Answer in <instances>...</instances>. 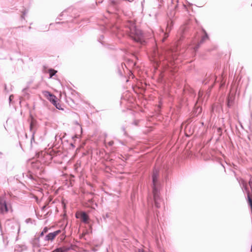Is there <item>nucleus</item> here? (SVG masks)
Wrapping results in <instances>:
<instances>
[{"label":"nucleus","mask_w":252,"mask_h":252,"mask_svg":"<svg viewBox=\"0 0 252 252\" xmlns=\"http://www.w3.org/2000/svg\"><path fill=\"white\" fill-rule=\"evenodd\" d=\"M159 170L154 167L152 174V193L149 194L147 197V203L148 210L147 213L146 221H149V218L150 215V210L154 207L158 209L160 207L162 199L160 197V190L161 184L159 180Z\"/></svg>","instance_id":"nucleus-1"},{"label":"nucleus","mask_w":252,"mask_h":252,"mask_svg":"<svg viewBox=\"0 0 252 252\" xmlns=\"http://www.w3.org/2000/svg\"><path fill=\"white\" fill-rule=\"evenodd\" d=\"M31 244L33 249L38 248L40 246L39 237H35L31 241Z\"/></svg>","instance_id":"nucleus-14"},{"label":"nucleus","mask_w":252,"mask_h":252,"mask_svg":"<svg viewBox=\"0 0 252 252\" xmlns=\"http://www.w3.org/2000/svg\"><path fill=\"white\" fill-rule=\"evenodd\" d=\"M69 248L66 247H60L55 249L52 252H66L69 250Z\"/></svg>","instance_id":"nucleus-18"},{"label":"nucleus","mask_w":252,"mask_h":252,"mask_svg":"<svg viewBox=\"0 0 252 252\" xmlns=\"http://www.w3.org/2000/svg\"><path fill=\"white\" fill-rule=\"evenodd\" d=\"M56 107V108L59 110H63V109L62 108L61 105L58 102V101H57L56 104L55 105H53Z\"/></svg>","instance_id":"nucleus-22"},{"label":"nucleus","mask_w":252,"mask_h":252,"mask_svg":"<svg viewBox=\"0 0 252 252\" xmlns=\"http://www.w3.org/2000/svg\"><path fill=\"white\" fill-rule=\"evenodd\" d=\"M118 73L121 77L123 76V70H122V69L121 68V67L120 66L118 67Z\"/></svg>","instance_id":"nucleus-23"},{"label":"nucleus","mask_w":252,"mask_h":252,"mask_svg":"<svg viewBox=\"0 0 252 252\" xmlns=\"http://www.w3.org/2000/svg\"><path fill=\"white\" fill-rule=\"evenodd\" d=\"M33 174H34L31 171H30L28 173H25L23 174V177L24 178H27L31 180V181H33L35 179Z\"/></svg>","instance_id":"nucleus-17"},{"label":"nucleus","mask_w":252,"mask_h":252,"mask_svg":"<svg viewBox=\"0 0 252 252\" xmlns=\"http://www.w3.org/2000/svg\"><path fill=\"white\" fill-rule=\"evenodd\" d=\"M202 112V108L199 106H196L194 107L193 114L194 116H197Z\"/></svg>","instance_id":"nucleus-19"},{"label":"nucleus","mask_w":252,"mask_h":252,"mask_svg":"<svg viewBox=\"0 0 252 252\" xmlns=\"http://www.w3.org/2000/svg\"><path fill=\"white\" fill-rule=\"evenodd\" d=\"M109 6L116 11L122 7L123 1H128V0H109Z\"/></svg>","instance_id":"nucleus-7"},{"label":"nucleus","mask_w":252,"mask_h":252,"mask_svg":"<svg viewBox=\"0 0 252 252\" xmlns=\"http://www.w3.org/2000/svg\"><path fill=\"white\" fill-rule=\"evenodd\" d=\"M8 211V208L6 200L3 197L0 196V213L4 214Z\"/></svg>","instance_id":"nucleus-11"},{"label":"nucleus","mask_w":252,"mask_h":252,"mask_svg":"<svg viewBox=\"0 0 252 252\" xmlns=\"http://www.w3.org/2000/svg\"><path fill=\"white\" fill-rule=\"evenodd\" d=\"M139 252H145L143 250L139 251Z\"/></svg>","instance_id":"nucleus-45"},{"label":"nucleus","mask_w":252,"mask_h":252,"mask_svg":"<svg viewBox=\"0 0 252 252\" xmlns=\"http://www.w3.org/2000/svg\"><path fill=\"white\" fill-rule=\"evenodd\" d=\"M154 62L157 64H162L169 67L170 65L174 64V62L177 61L180 56L178 51H174L171 48L162 49L159 51L158 49L154 51Z\"/></svg>","instance_id":"nucleus-2"},{"label":"nucleus","mask_w":252,"mask_h":252,"mask_svg":"<svg viewBox=\"0 0 252 252\" xmlns=\"http://www.w3.org/2000/svg\"><path fill=\"white\" fill-rule=\"evenodd\" d=\"M251 117H252V113H251Z\"/></svg>","instance_id":"nucleus-48"},{"label":"nucleus","mask_w":252,"mask_h":252,"mask_svg":"<svg viewBox=\"0 0 252 252\" xmlns=\"http://www.w3.org/2000/svg\"><path fill=\"white\" fill-rule=\"evenodd\" d=\"M28 10H26V9H25L23 12H22V15H21V18L22 19H24V16L25 15L28 13Z\"/></svg>","instance_id":"nucleus-24"},{"label":"nucleus","mask_w":252,"mask_h":252,"mask_svg":"<svg viewBox=\"0 0 252 252\" xmlns=\"http://www.w3.org/2000/svg\"><path fill=\"white\" fill-rule=\"evenodd\" d=\"M5 90H6V86L5 85Z\"/></svg>","instance_id":"nucleus-46"},{"label":"nucleus","mask_w":252,"mask_h":252,"mask_svg":"<svg viewBox=\"0 0 252 252\" xmlns=\"http://www.w3.org/2000/svg\"><path fill=\"white\" fill-rule=\"evenodd\" d=\"M46 207H47V205H45L43 206L42 207V208H41V210H42V211H44V210L46 209Z\"/></svg>","instance_id":"nucleus-33"},{"label":"nucleus","mask_w":252,"mask_h":252,"mask_svg":"<svg viewBox=\"0 0 252 252\" xmlns=\"http://www.w3.org/2000/svg\"><path fill=\"white\" fill-rule=\"evenodd\" d=\"M158 213H159V212H158V211H156V215H157V217H158Z\"/></svg>","instance_id":"nucleus-42"},{"label":"nucleus","mask_w":252,"mask_h":252,"mask_svg":"<svg viewBox=\"0 0 252 252\" xmlns=\"http://www.w3.org/2000/svg\"><path fill=\"white\" fill-rule=\"evenodd\" d=\"M42 166L40 162L36 161L32 162L31 164V171L36 176L41 174L42 172Z\"/></svg>","instance_id":"nucleus-5"},{"label":"nucleus","mask_w":252,"mask_h":252,"mask_svg":"<svg viewBox=\"0 0 252 252\" xmlns=\"http://www.w3.org/2000/svg\"><path fill=\"white\" fill-rule=\"evenodd\" d=\"M70 146L72 147V149H74L75 147V146L74 145V144L72 143H71L70 144Z\"/></svg>","instance_id":"nucleus-36"},{"label":"nucleus","mask_w":252,"mask_h":252,"mask_svg":"<svg viewBox=\"0 0 252 252\" xmlns=\"http://www.w3.org/2000/svg\"><path fill=\"white\" fill-rule=\"evenodd\" d=\"M34 132H32V137L31 139V145H32V142H35V140H34Z\"/></svg>","instance_id":"nucleus-29"},{"label":"nucleus","mask_w":252,"mask_h":252,"mask_svg":"<svg viewBox=\"0 0 252 252\" xmlns=\"http://www.w3.org/2000/svg\"><path fill=\"white\" fill-rule=\"evenodd\" d=\"M49 228L47 226H45V227H44V228L43 229V230H42V231L43 232V233L44 234L45 233H47L49 230Z\"/></svg>","instance_id":"nucleus-26"},{"label":"nucleus","mask_w":252,"mask_h":252,"mask_svg":"<svg viewBox=\"0 0 252 252\" xmlns=\"http://www.w3.org/2000/svg\"><path fill=\"white\" fill-rule=\"evenodd\" d=\"M0 155H1V154H2V153H1V152H0Z\"/></svg>","instance_id":"nucleus-49"},{"label":"nucleus","mask_w":252,"mask_h":252,"mask_svg":"<svg viewBox=\"0 0 252 252\" xmlns=\"http://www.w3.org/2000/svg\"><path fill=\"white\" fill-rule=\"evenodd\" d=\"M173 26V22L171 20L168 21L167 26H166V32H164L162 31L163 34V37H162L161 40L162 42H164L169 36V33L170 31H171L172 28Z\"/></svg>","instance_id":"nucleus-9"},{"label":"nucleus","mask_w":252,"mask_h":252,"mask_svg":"<svg viewBox=\"0 0 252 252\" xmlns=\"http://www.w3.org/2000/svg\"><path fill=\"white\" fill-rule=\"evenodd\" d=\"M204 34L202 36L200 41L198 42L197 44H196L193 47V50L194 52H196L200 45L203 44L206 40L209 39V35L206 31L204 29L202 30Z\"/></svg>","instance_id":"nucleus-12"},{"label":"nucleus","mask_w":252,"mask_h":252,"mask_svg":"<svg viewBox=\"0 0 252 252\" xmlns=\"http://www.w3.org/2000/svg\"><path fill=\"white\" fill-rule=\"evenodd\" d=\"M104 38V36L103 35H101L99 39H98V41L101 43L102 44H103V43L102 42L101 40Z\"/></svg>","instance_id":"nucleus-30"},{"label":"nucleus","mask_w":252,"mask_h":252,"mask_svg":"<svg viewBox=\"0 0 252 252\" xmlns=\"http://www.w3.org/2000/svg\"><path fill=\"white\" fill-rule=\"evenodd\" d=\"M164 168H165V171L167 172V170H168V168H167V167L166 166V167H164Z\"/></svg>","instance_id":"nucleus-41"},{"label":"nucleus","mask_w":252,"mask_h":252,"mask_svg":"<svg viewBox=\"0 0 252 252\" xmlns=\"http://www.w3.org/2000/svg\"><path fill=\"white\" fill-rule=\"evenodd\" d=\"M108 145L110 146H112L114 144V142L113 141H109L108 143Z\"/></svg>","instance_id":"nucleus-31"},{"label":"nucleus","mask_w":252,"mask_h":252,"mask_svg":"<svg viewBox=\"0 0 252 252\" xmlns=\"http://www.w3.org/2000/svg\"><path fill=\"white\" fill-rule=\"evenodd\" d=\"M124 66L126 67V64L125 63H121V68H122L123 70H124Z\"/></svg>","instance_id":"nucleus-34"},{"label":"nucleus","mask_w":252,"mask_h":252,"mask_svg":"<svg viewBox=\"0 0 252 252\" xmlns=\"http://www.w3.org/2000/svg\"><path fill=\"white\" fill-rule=\"evenodd\" d=\"M125 27L129 37L134 41L141 45L145 44L146 41L144 32L136 27L135 23L131 21H127L125 24Z\"/></svg>","instance_id":"nucleus-3"},{"label":"nucleus","mask_w":252,"mask_h":252,"mask_svg":"<svg viewBox=\"0 0 252 252\" xmlns=\"http://www.w3.org/2000/svg\"><path fill=\"white\" fill-rule=\"evenodd\" d=\"M103 0H98L97 1H96V3L97 4V3H101Z\"/></svg>","instance_id":"nucleus-40"},{"label":"nucleus","mask_w":252,"mask_h":252,"mask_svg":"<svg viewBox=\"0 0 252 252\" xmlns=\"http://www.w3.org/2000/svg\"><path fill=\"white\" fill-rule=\"evenodd\" d=\"M62 232V231L61 229H58L53 232L49 233L43 238V240L44 241L52 242L55 239L57 236L61 233Z\"/></svg>","instance_id":"nucleus-8"},{"label":"nucleus","mask_w":252,"mask_h":252,"mask_svg":"<svg viewBox=\"0 0 252 252\" xmlns=\"http://www.w3.org/2000/svg\"><path fill=\"white\" fill-rule=\"evenodd\" d=\"M44 234H45L43 233V231H41V232L40 233V234H39V236H38L37 237H39V239H43V238L44 237Z\"/></svg>","instance_id":"nucleus-27"},{"label":"nucleus","mask_w":252,"mask_h":252,"mask_svg":"<svg viewBox=\"0 0 252 252\" xmlns=\"http://www.w3.org/2000/svg\"><path fill=\"white\" fill-rule=\"evenodd\" d=\"M31 219H27L26 221V222H27V223H28V222H29L30 221H31Z\"/></svg>","instance_id":"nucleus-39"},{"label":"nucleus","mask_w":252,"mask_h":252,"mask_svg":"<svg viewBox=\"0 0 252 252\" xmlns=\"http://www.w3.org/2000/svg\"><path fill=\"white\" fill-rule=\"evenodd\" d=\"M235 97L233 95H229L227 98L226 105L228 108H230L231 107L234 103Z\"/></svg>","instance_id":"nucleus-15"},{"label":"nucleus","mask_w":252,"mask_h":252,"mask_svg":"<svg viewBox=\"0 0 252 252\" xmlns=\"http://www.w3.org/2000/svg\"><path fill=\"white\" fill-rule=\"evenodd\" d=\"M210 81L213 82V84L211 85L209 88L210 91H211L216 82H220V87H223L225 84V79L222 74H221L219 79H218L216 75L212 73L207 74L206 75V78L202 81V83L204 85H207Z\"/></svg>","instance_id":"nucleus-4"},{"label":"nucleus","mask_w":252,"mask_h":252,"mask_svg":"<svg viewBox=\"0 0 252 252\" xmlns=\"http://www.w3.org/2000/svg\"><path fill=\"white\" fill-rule=\"evenodd\" d=\"M59 140L61 141V142L62 143V138H61L60 136L59 137Z\"/></svg>","instance_id":"nucleus-43"},{"label":"nucleus","mask_w":252,"mask_h":252,"mask_svg":"<svg viewBox=\"0 0 252 252\" xmlns=\"http://www.w3.org/2000/svg\"><path fill=\"white\" fill-rule=\"evenodd\" d=\"M75 217L78 219H80L81 222L85 224H89L90 221V217L89 215L85 211L77 212L75 214Z\"/></svg>","instance_id":"nucleus-6"},{"label":"nucleus","mask_w":252,"mask_h":252,"mask_svg":"<svg viewBox=\"0 0 252 252\" xmlns=\"http://www.w3.org/2000/svg\"><path fill=\"white\" fill-rule=\"evenodd\" d=\"M35 126V122L33 121H32L30 124V129L32 133L34 132L35 133V131L33 130V127Z\"/></svg>","instance_id":"nucleus-21"},{"label":"nucleus","mask_w":252,"mask_h":252,"mask_svg":"<svg viewBox=\"0 0 252 252\" xmlns=\"http://www.w3.org/2000/svg\"><path fill=\"white\" fill-rule=\"evenodd\" d=\"M42 94L53 105L56 104L57 101V97L54 94L48 91H43Z\"/></svg>","instance_id":"nucleus-10"},{"label":"nucleus","mask_w":252,"mask_h":252,"mask_svg":"<svg viewBox=\"0 0 252 252\" xmlns=\"http://www.w3.org/2000/svg\"><path fill=\"white\" fill-rule=\"evenodd\" d=\"M249 184L250 187L251 191L252 192V176H251L250 179L249 181Z\"/></svg>","instance_id":"nucleus-25"},{"label":"nucleus","mask_w":252,"mask_h":252,"mask_svg":"<svg viewBox=\"0 0 252 252\" xmlns=\"http://www.w3.org/2000/svg\"><path fill=\"white\" fill-rule=\"evenodd\" d=\"M106 217H108V214H106Z\"/></svg>","instance_id":"nucleus-47"},{"label":"nucleus","mask_w":252,"mask_h":252,"mask_svg":"<svg viewBox=\"0 0 252 252\" xmlns=\"http://www.w3.org/2000/svg\"><path fill=\"white\" fill-rule=\"evenodd\" d=\"M57 72V71L55 70L54 69L50 68L48 70V73L49 74V78H51L53 76L55 75L56 73Z\"/></svg>","instance_id":"nucleus-20"},{"label":"nucleus","mask_w":252,"mask_h":252,"mask_svg":"<svg viewBox=\"0 0 252 252\" xmlns=\"http://www.w3.org/2000/svg\"><path fill=\"white\" fill-rule=\"evenodd\" d=\"M64 23V22H56V24H63V23Z\"/></svg>","instance_id":"nucleus-38"},{"label":"nucleus","mask_w":252,"mask_h":252,"mask_svg":"<svg viewBox=\"0 0 252 252\" xmlns=\"http://www.w3.org/2000/svg\"><path fill=\"white\" fill-rule=\"evenodd\" d=\"M66 13V10L63 11L60 15V16H63V15H64Z\"/></svg>","instance_id":"nucleus-32"},{"label":"nucleus","mask_w":252,"mask_h":252,"mask_svg":"<svg viewBox=\"0 0 252 252\" xmlns=\"http://www.w3.org/2000/svg\"><path fill=\"white\" fill-rule=\"evenodd\" d=\"M55 138H56V140H57V138H58V136L57 135H56L55 136Z\"/></svg>","instance_id":"nucleus-44"},{"label":"nucleus","mask_w":252,"mask_h":252,"mask_svg":"<svg viewBox=\"0 0 252 252\" xmlns=\"http://www.w3.org/2000/svg\"><path fill=\"white\" fill-rule=\"evenodd\" d=\"M138 121H135L133 122V124L135 125V126H137L138 124Z\"/></svg>","instance_id":"nucleus-35"},{"label":"nucleus","mask_w":252,"mask_h":252,"mask_svg":"<svg viewBox=\"0 0 252 252\" xmlns=\"http://www.w3.org/2000/svg\"><path fill=\"white\" fill-rule=\"evenodd\" d=\"M27 250V247L25 245H16L15 251L17 252H23Z\"/></svg>","instance_id":"nucleus-16"},{"label":"nucleus","mask_w":252,"mask_h":252,"mask_svg":"<svg viewBox=\"0 0 252 252\" xmlns=\"http://www.w3.org/2000/svg\"><path fill=\"white\" fill-rule=\"evenodd\" d=\"M14 98V95L13 94H11L9 97V103H11L12 101V100Z\"/></svg>","instance_id":"nucleus-28"},{"label":"nucleus","mask_w":252,"mask_h":252,"mask_svg":"<svg viewBox=\"0 0 252 252\" xmlns=\"http://www.w3.org/2000/svg\"><path fill=\"white\" fill-rule=\"evenodd\" d=\"M49 153L47 154V156L49 157L50 159H52L54 157L60 155L59 151H55L53 149L49 151Z\"/></svg>","instance_id":"nucleus-13"},{"label":"nucleus","mask_w":252,"mask_h":252,"mask_svg":"<svg viewBox=\"0 0 252 252\" xmlns=\"http://www.w3.org/2000/svg\"><path fill=\"white\" fill-rule=\"evenodd\" d=\"M122 128L123 131H124V134H126V131L125 127L124 126H123V127H122Z\"/></svg>","instance_id":"nucleus-37"}]
</instances>
